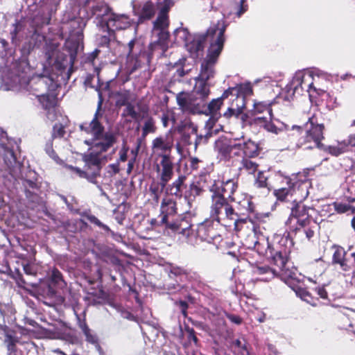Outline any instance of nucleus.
<instances>
[{
    "label": "nucleus",
    "instance_id": "nucleus-1",
    "mask_svg": "<svg viewBox=\"0 0 355 355\" xmlns=\"http://www.w3.org/2000/svg\"><path fill=\"white\" fill-rule=\"evenodd\" d=\"M98 110L95 113L94 119L89 123L80 125V129L89 136L85 140V144L89 146V153L85 155L84 160L86 166L91 172L84 171L78 168L69 166L71 172L80 178H86L92 183H96L95 179L101 170L100 155L107 151L116 142L114 134L105 131L104 127L98 119Z\"/></svg>",
    "mask_w": 355,
    "mask_h": 355
},
{
    "label": "nucleus",
    "instance_id": "nucleus-2",
    "mask_svg": "<svg viewBox=\"0 0 355 355\" xmlns=\"http://www.w3.org/2000/svg\"><path fill=\"white\" fill-rule=\"evenodd\" d=\"M210 216L212 222L216 221L217 223L225 226H230L231 223H233L235 226V229L237 230L243 228V225L250 223L252 225L254 235L255 236L257 234L256 225L251 218H239L238 214L235 212L224 196L217 195L216 193L211 194Z\"/></svg>",
    "mask_w": 355,
    "mask_h": 355
},
{
    "label": "nucleus",
    "instance_id": "nucleus-3",
    "mask_svg": "<svg viewBox=\"0 0 355 355\" xmlns=\"http://www.w3.org/2000/svg\"><path fill=\"white\" fill-rule=\"evenodd\" d=\"M225 28L226 25L223 22H220L218 26L209 31L208 36L210 37L211 43L208 49L207 55L201 64V71L198 79L207 82L214 76V66L223 48Z\"/></svg>",
    "mask_w": 355,
    "mask_h": 355
},
{
    "label": "nucleus",
    "instance_id": "nucleus-4",
    "mask_svg": "<svg viewBox=\"0 0 355 355\" xmlns=\"http://www.w3.org/2000/svg\"><path fill=\"white\" fill-rule=\"evenodd\" d=\"M92 15L101 19L105 23L103 27L107 31L114 33L116 31L125 30L132 24V20L125 14H117L112 12L109 6L103 2L98 3L92 10Z\"/></svg>",
    "mask_w": 355,
    "mask_h": 355
},
{
    "label": "nucleus",
    "instance_id": "nucleus-5",
    "mask_svg": "<svg viewBox=\"0 0 355 355\" xmlns=\"http://www.w3.org/2000/svg\"><path fill=\"white\" fill-rule=\"evenodd\" d=\"M169 227L173 231L184 236L187 243L192 245L197 243V237L200 238L201 240H207L209 238H212V227H210L209 220H206L200 223L198 226L196 234H194L191 228V225L186 220L174 222L169 225Z\"/></svg>",
    "mask_w": 355,
    "mask_h": 355
},
{
    "label": "nucleus",
    "instance_id": "nucleus-6",
    "mask_svg": "<svg viewBox=\"0 0 355 355\" xmlns=\"http://www.w3.org/2000/svg\"><path fill=\"white\" fill-rule=\"evenodd\" d=\"M283 183L286 187H282L274 191V195L279 200H293V202H300L304 200L308 191L302 182L295 181L292 182L288 177L283 178Z\"/></svg>",
    "mask_w": 355,
    "mask_h": 355
},
{
    "label": "nucleus",
    "instance_id": "nucleus-7",
    "mask_svg": "<svg viewBox=\"0 0 355 355\" xmlns=\"http://www.w3.org/2000/svg\"><path fill=\"white\" fill-rule=\"evenodd\" d=\"M292 207L291 213L286 221V225L291 230L296 231L300 227H306L310 223L309 207L302 203V201L295 202Z\"/></svg>",
    "mask_w": 355,
    "mask_h": 355
},
{
    "label": "nucleus",
    "instance_id": "nucleus-8",
    "mask_svg": "<svg viewBox=\"0 0 355 355\" xmlns=\"http://www.w3.org/2000/svg\"><path fill=\"white\" fill-rule=\"evenodd\" d=\"M311 71L302 70L297 71L291 83L287 85L288 92L292 91L293 94L302 95L304 92L311 94L310 85L312 83Z\"/></svg>",
    "mask_w": 355,
    "mask_h": 355
},
{
    "label": "nucleus",
    "instance_id": "nucleus-9",
    "mask_svg": "<svg viewBox=\"0 0 355 355\" xmlns=\"http://www.w3.org/2000/svg\"><path fill=\"white\" fill-rule=\"evenodd\" d=\"M177 103L185 114H201L204 103L201 102L198 98L195 97L191 93L180 92L176 96Z\"/></svg>",
    "mask_w": 355,
    "mask_h": 355
},
{
    "label": "nucleus",
    "instance_id": "nucleus-10",
    "mask_svg": "<svg viewBox=\"0 0 355 355\" xmlns=\"http://www.w3.org/2000/svg\"><path fill=\"white\" fill-rule=\"evenodd\" d=\"M252 119H251V123L257 125L261 128H263L267 132L278 135L281 132L284 130H297V131H300L302 128L297 125H293L291 128H289L288 125L281 123L279 126H277L273 123V115H251Z\"/></svg>",
    "mask_w": 355,
    "mask_h": 355
},
{
    "label": "nucleus",
    "instance_id": "nucleus-11",
    "mask_svg": "<svg viewBox=\"0 0 355 355\" xmlns=\"http://www.w3.org/2000/svg\"><path fill=\"white\" fill-rule=\"evenodd\" d=\"M159 185L165 188L174 174V164L169 155H161L160 161L154 165Z\"/></svg>",
    "mask_w": 355,
    "mask_h": 355
},
{
    "label": "nucleus",
    "instance_id": "nucleus-12",
    "mask_svg": "<svg viewBox=\"0 0 355 355\" xmlns=\"http://www.w3.org/2000/svg\"><path fill=\"white\" fill-rule=\"evenodd\" d=\"M306 137L305 143H313L309 145L306 148H313L315 147L322 148L323 144L320 143L323 137L324 126L322 124H315L313 119H309V121L305 124Z\"/></svg>",
    "mask_w": 355,
    "mask_h": 355
},
{
    "label": "nucleus",
    "instance_id": "nucleus-13",
    "mask_svg": "<svg viewBox=\"0 0 355 355\" xmlns=\"http://www.w3.org/2000/svg\"><path fill=\"white\" fill-rule=\"evenodd\" d=\"M236 189V182L234 180H228L225 182L215 180L210 187L209 190L211 193H216L217 195L224 196L225 199L230 198L232 200H234L233 195Z\"/></svg>",
    "mask_w": 355,
    "mask_h": 355
},
{
    "label": "nucleus",
    "instance_id": "nucleus-14",
    "mask_svg": "<svg viewBox=\"0 0 355 355\" xmlns=\"http://www.w3.org/2000/svg\"><path fill=\"white\" fill-rule=\"evenodd\" d=\"M220 22H223L225 24V22L223 20L218 21L216 24H214L207 30L206 35L198 34L193 35L192 40L190 41L189 40L188 42L186 43L185 46L187 51H189L191 55H196V56H198L199 52L203 51L205 41H209L210 44L211 43V39L208 36L209 31L212 28L218 26V24Z\"/></svg>",
    "mask_w": 355,
    "mask_h": 355
},
{
    "label": "nucleus",
    "instance_id": "nucleus-15",
    "mask_svg": "<svg viewBox=\"0 0 355 355\" xmlns=\"http://www.w3.org/2000/svg\"><path fill=\"white\" fill-rule=\"evenodd\" d=\"M236 141L220 138L215 142V150L220 159L227 160L232 157V152L239 149Z\"/></svg>",
    "mask_w": 355,
    "mask_h": 355
},
{
    "label": "nucleus",
    "instance_id": "nucleus-16",
    "mask_svg": "<svg viewBox=\"0 0 355 355\" xmlns=\"http://www.w3.org/2000/svg\"><path fill=\"white\" fill-rule=\"evenodd\" d=\"M0 337H3L6 347V355H17V344L19 339L12 330L6 326L0 325Z\"/></svg>",
    "mask_w": 355,
    "mask_h": 355
},
{
    "label": "nucleus",
    "instance_id": "nucleus-17",
    "mask_svg": "<svg viewBox=\"0 0 355 355\" xmlns=\"http://www.w3.org/2000/svg\"><path fill=\"white\" fill-rule=\"evenodd\" d=\"M156 4H159V3L146 1L142 5H139L137 0H132L131 2L135 15L139 16L141 19H149L155 15Z\"/></svg>",
    "mask_w": 355,
    "mask_h": 355
},
{
    "label": "nucleus",
    "instance_id": "nucleus-18",
    "mask_svg": "<svg viewBox=\"0 0 355 355\" xmlns=\"http://www.w3.org/2000/svg\"><path fill=\"white\" fill-rule=\"evenodd\" d=\"M173 5V0H164L159 5V12L154 22V30L167 29L168 26V12Z\"/></svg>",
    "mask_w": 355,
    "mask_h": 355
},
{
    "label": "nucleus",
    "instance_id": "nucleus-19",
    "mask_svg": "<svg viewBox=\"0 0 355 355\" xmlns=\"http://www.w3.org/2000/svg\"><path fill=\"white\" fill-rule=\"evenodd\" d=\"M311 78H313L310 85L311 94H309V96L315 97L316 95L325 92V85L328 83L327 76L324 73H313L311 71Z\"/></svg>",
    "mask_w": 355,
    "mask_h": 355
},
{
    "label": "nucleus",
    "instance_id": "nucleus-20",
    "mask_svg": "<svg viewBox=\"0 0 355 355\" xmlns=\"http://www.w3.org/2000/svg\"><path fill=\"white\" fill-rule=\"evenodd\" d=\"M228 97H223V94L220 98L213 99L208 105L204 102V107L201 114L211 116L210 120L216 121L220 116L219 110L223 105V101Z\"/></svg>",
    "mask_w": 355,
    "mask_h": 355
},
{
    "label": "nucleus",
    "instance_id": "nucleus-21",
    "mask_svg": "<svg viewBox=\"0 0 355 355\" xmlns=\"http://www.w3.org/2000/svg\"><path fill=\"white\" fill-rule=\"evenodd\" d=\"M252 93V88L250 83L238 85L236 87H230L223 92V97H229L230 95L238 98H243L245 101V96Z\"/></svg>",
    "mask_w": 355,
    "mask_h": 355
},
{
    "label": "nucleus",
    "instance_id": "nucleus-22",
    "mask_svg": "<svg viewBox=\"0 0 355 355\" xmlns=\"http://www.w3.org/2000/svg\"><path fill=\"white\" fill-rule=\"evenodd\" d=\"M30 84L33 87V94H44L43 92L49 89L50 87H53V78L46 74L38 76L35 80H31Z\"/></svg>",
    "mask_w": 355,
    "mask_h": 355
},
{
    "label": "nucleus",
    "instance_id": "nucleus-23",
    "mask_svg": "<svg viewBox=\"0 0 355 355\" xmlns=\"http://www.w3.org/2000/svg\"><path fill=\"white\" fill-rule=\"evenodd\" d=\"M65 47L69 51V60L64 59L61 62H59L58 60H55L54 64L56 68L64 69L68 65L72 66L73 64L79 45L77 42L69 40L65 43Z\"/></svg>",
    "mask_w": 355,
    "mask_h": 355
},
{
    "label": "nucleus",
    "instance_id": "nucleus-24",
    "mask_svg": "<svg viewBox=\"0 0 355 355\" xmlns=\"http://www.w3.org/2000/svg\"><path fill=\"white\" fill-rule=\"evenodd\" d=\"M176 202L174 200L171 198L166 197L164 198L161 203V214L162 216V223L166 224L167 227H169V225L171 223H168V216H173L176 214Z\"/></svg>",
    "mask_w": 355,
    "mask_h": 355
},
{
    "label": "nucleus",
    "instance_id": "nucleus-25",
    "mask_svg": "<svg viewBox=\"0 0 355 355\" xmlns=\"http://www.w3.org/2000/svg\"><path fill=\"white\" fill-rule=\"evenodd\" d=\"M173 147V142L166 137H158L153 140L152 149L161 157V155H167Z\"/></svg>",
    "mask_w": 355,
    "mask_h": 355
},
{
    "label": "nucleus",
    "instance_id": "nucleus-26",
    "mask_svg": "<svg viewBox=\"0 0 355 355\" xmlns=\"http://www.w3.org/2000/svg\"><path fill=\"white\" fill-rule=\"evenodd\" d=\"M191 94L204 103L210 94V86L207 82L196 78V84Z\"/></svg>",
    "mask_w": 355,
    "mask_h": 355
},
{
    "label": "nucleus",
    "instance_id": "nucleus-27",
    "mask_svg": "<svg viewBox=\"0 0 355 355\" xmlns=\"http://www.w3.org/2000/svg\"><path fill=\"white\" fill-rule=\"evenodd\" d=\"M34 95L38 98V101L42 104L43 108L48 110L47 118L51 121L54 119L55 110L52 107L53 102V98L49 94H37L35 93Z\"/></svg>",
    "mask_w": 355,
    "mask_h": 355
},
{
    "label": "nucleus",
    "instance_id": "nucleus-28",
    "mask_svg": "<svg viewBox=\"0 0 355 355\" xmlns=\"http://www.w3.org/2000/svg\"><path fill=\"white\" fill-rule=\"evenodd\" d=\"M253 273L259 276L258 279L260 281L268 282L277 275L275 270L270 268L267 266H256L253 268Z\"/></svg>",
    "mask_w": 355,
    "mask_h": 355
},
{
    "label": "nucleus",
    "instance_id": "nucleus-29",
    "mask_svg": "<svg viewBox=\"0 0 355 355\" xmlns=\"http://www.w3.org/2000/svg\"><path fill=\"white\" fill-rule=\"evenodd\" d=\"M288 251L286 249L283 250H277L272 248L271 256H268L267 258L271 259L279 270L284 268L287 265V255Z\"/></svg>",
    "mask_w": 355,
    "mask_h": 355
},
{
    "label": "nucleus",
    "instance_id": "nucleus-30",
    "mask_svg": "<svg viewBox=\"0 0 355 355\" xmlns=\"http://www.w3.org/2000/svg\"><path fill=\"white\" fill-rule=\"evenodd\" d=\"M254 248L259 254L266 256V257L271 256L273 248L270 246L268 239L263 236L259 237L257 240L254 242Z\"/></svg>",
    "mask_w": 355,
    "mask_h": 355
},
{
    "label": "nucleus",
    "instance_id": "nucleus-31",
    "mask_svg": "<svg viewBox=\"0 0 355 355\" xmlns=\"http://www.w3.org/2000/svg\"><path fill=\"white\" fill-rule=\"evenodd\" d=\"M239 149H242V153L246 157H254L258 154L257 144L250 139L244 142H237Z\"/></svg>",
    "mask_w": 355,
    "mask_h": 355
},
{
    "label": "nucleus",
    "instance_id": "nucleus-32",
    "mask_svg": "<svg viewBox=\"0 0 355 355\" xmlns=\"http://www.w3.org/2000/svg\"><path fill=\"white\" fill-rule=\"evenodd\" d=\"M245 107V103H243V98H238L236 100V106L232 103V106L228 107L227 111L223 114V116L226 119L234 116L239 118L243 113V108Z\"/></svg>",
    "mask_w": 355,
    "mask_h": 355
},
{
    "label": "nucleus",
    "instance_id": "nucleus-33",
    "mask_svg": "<svg viewBox=\"0 0 355 355\" xmlns=\"http://www.w3.org/2000/svg\"><path fill=\"white\" fill-rule=\"evenodd\" d=\"M272 103L266 102H255L253 108L250 110L251 115H273L271 108Z\"/></svg>",
    "mask_w": 355,
    "mask_h": 355
},
{
    "label": "nucleus",
    "instance_id": "nucleus-34",
    "mask_svg": "<svg viewBox=\"0 0 355 355\" xmlns=\"http://www.w3.org/2000/svg\"><path fill=\"white\" fill-rule=\"evenodd\" d=\"M186 176L180 175L171 184H168L166 189L171 195L175 196H182V189L186 180Z\"/></svg>",
    "mask_w": 355,
    "mask_h": 355
},
{
    "label": "nucleus",
    "instance_id": "nucleus-35",
    "mask_svg": "<svg viewBox=\"0 0 355 355\" xmlns=\"http://www.w3.org/2000/svg\"><path fill=\"white\" fill-rule=\"evenodd\" d=\"M79 327L81 329L83 333L84 334L86 340L96 345V347L98 351H101V348L98 345V338L97 336L92 333L91 329L88 327L87 324L85 322H80Z\"/></svg>",
    "mask_w": 355,
    "mask_h": 355
},
{
    "label": "nucleus",
    "instance_id": "nucleus-36",
    "mask_svg": "<svg viewBox=\"0 0 355 355\" xmlns=\"http://www.w3.org/2000/svg\"><path fill=\"white\" fill-rule=\"evenodd\" d=\"M175 42L178 44H182L186 46V43L190 40L191 35L188 30L183 27L177 28L173 33Z\"/></svg>",
    "mask_w": 355,
    "mask_h": 355
},
{
    "label": "nucleus",
    "instance_id": "nucleus-37",
    "mask_svg": "<svg viewBox=\"0 0 355 355\" xmlns=\"http://www.w3.org/2000/svg\"><path fill=\"white\" fill-rule=\"evenodd\" d=\"M3 160L8 168L12 171L18 167L19 164L17 162L14 152L10 149H6L3 154Z\"/></svg>",
    "mask_w": 355,
    "mask_h": 355
},
{
    "label": "nucleus",
    "instance_id": "nucleus-38",
    "mask_svg": "<svg viewBox=\"0 0 355 355\" xmlns=\"http://www.w3.org/2000/svg\"><path fill=\"white\" fill-rule=\"evenodd\" d=\"M280 271L282 272V275L288 279H294L297 280V282H300V279L299 278L298 275L300 276L297 273V270L295 268H289L288 266L286 265V266L280 269Z\"/></svg>",
    "mask_w": 355,
    "mask_h": 355
},
{
    "label": "nucleus",
    "instance_id": "nucleus-39",
    "mask_svg": "<svg viewBox=\"0 0 355 355\" xmlns=\"http://www.w3.org/2000/svg\"><path fill=\"white\" fill-rule=\"evenodd\" d=\"M345 143L346 141H345V144H340L338 146H325L323 145L322 148H319L329 153L334 156H338L345 151Z\"/></svg>",
    "mask_w": 355,
    "mask_h": 355
},
{
    "label": "nucleus",
    "instance_id": "nucleus-40",
    "mask_svg": "<svg viewBox=\"0 0 355 355\" xmlns=\"http://www.w3.org/2000/svg\"><path fill=\"white\" fill-rule=\"evenodd\" d=\"M259 165L248 159H243L242 161V168L249 174H254L258 170Z\"/></svg>",
    "mask_w": 355,
    "mask_h": 355
},
{
    "label": "nucleus",
    "instance_id": "nucleus-41",
    "mask_svg": "<svg viewBox=\"0 0 355 355\" xmlns=\"http://www.w3.org/2000/svg\"><path fill=\"white\" fill-rule=\"evenodd\" d=\"M202 189L198 184L193 183L190 185V190L188 195L185 197L189 201L193 200L197 196H199L202 193Z\"/></svg>",
    "mask_w": 355,
    "mask_h": 355
},
{
    "label": "nucleus",
    "instance_id": "nucleus-42",
    "mask_svg": "<svg viewBox=\"0 0 355 355\" xmlns=\"http://www.w3.org/2000/svg\"><path fill=\"white\" fill-rule=\"evenodd\" d=\"M51 280L53 284L60 288H62L66 285L65 282L62 279L60 272L57 269H53L52 270L51 275Z\"/></svg>",
    "mask_w": 355,
    "mask_h": 355
},
{
    "label": "nucleus",
    "instance_id": "nucleus-43",
    "mask_svg": "<svg viewBox=\"0 0 355 355\" xmlns=\"http://www.w3.org/2000/svg\"><path fill=\"white\" fill-rule=\"evenodd\" d=\"M155 121L152 118H148L144 122L142 135L145 137L148 134L155 132Z\"/></svg>",
    "mask_w": 355,
    "mask_h": 355
},
{
    "label": "nucleus",
    "instance_id": "nucleus-44",
    "mask_svg": "<svg viewBox=\"0 0 355 355\" xmlns=\"http://www.w3.org/2000/svg\"><path fill=\"white\" fill-rule=\"evenodd\" d=\"M235 9L236 15L238 17H240L248 9V6L246 3V0H235Z\"/></svg>",
    "mask_w": 355,
    "mask_h": 355
},
{
    "label": "nucleus",
    "instance_id": "nucleus-45",
    "mask_svg": "<svg viewBox=\"0 0 355 355\" xmlns=\"http://www.w3.org/2000/svg\"><path fill=\"white\" fill-rule=\"evenodd\" d=\"M123 116H130L132 119L137 120L139 117V114L135 110L134 105L130 103L126 105L123 112Z\"/></svg>",
    "mask_w": 355,
    "mask_h": 355
},
{
    "label": "nucleus",
    "instance_id": "nucleus-46",
    "mask_svg": "<svg viewBox=\"0 0 355 355\" xmlns=\"http://www.w3.org/2000/svg\"><path fill=\"white\" fill-rule=\"evenodd\" d=\"M137 42L135 40H132L128 44V58H133L136 57L138 54V52L140 51L139 47H136Z\"/></svg>",
    "mask_w": 355,
    "mask_h": 355
},
{
    "label": "nucleus",
    "instance_id": "nucleus-47",
    "mask_svg": "<svg viewBox=\"0 0 355 355\" xmlns=\"http://www.w3.org/2000/svg\"><path fill=\"white\" fill-rule=\"evenodd\" d=\"M232 345L234 347L238 349L241 355H250L245 340L244 343H243L241 340L236 339L233 342Z\"/></svg>",
    "mask_w": 355,
    "mask_h": 355
},
{
    "label": "nucleus",
    "instance_id": "nucleus-48",
    "mask_svg": "<svg viewBox=\"0 0 355 355\" xmlns=\"http://www.w3.org/2000/svg\"><path fill=\"white\" fill-rule=\"evenodd\" d=\"M346 252L343 248L338 247L336 248L334 255H333V262L338 263L340 261H343L345 259Z\"/></svg>",
    "mask_w": 355,
    "mask_h": 355
},
{
    "label": "nucleus",
    "instance_id": "nucleus-49",
    "mask_svg": "<svg viewBox=\"0 0 355 355\" xmlns=\"http://www.w3.org/2000/svg\"><path fill=\"white\" fill-rule=\"evenodd\" d=\"M164 188H162L159 185V181L157 184H151L150 187V191L151 192L152 195L153 196V198L155 201H158L159 195L163 191Z\"/></svg>",
    "mask_w": 355,
    "mask_h": 355
},
{
    "label": "nucleus",
    "instance_id": "nucleus-50",
    "mask_svg": "<svg viewBox=\"0 0 355 355\" xmlns=\"http://www.w3.org/2000/svg\"><path fill=\"white\" fill-rule=\"evenodd\" d=\"M267 180L268 177L265 175L264 173L260 171L258 173L255 184L260 188L267 187Z\"/></svg>",
    "mask_w": 355,
    "mask_h": 355
},
{
    "label": "nucleus",
    "instance_id": "nucleus-51",
    "mask_svg": "<svg viewBox=\"0 0 355 355\" xmlns=\"http://www.w3.org/2000/svg\"><path fill=\"white\" fill-rule=\"evenodd\" d=\"M334 206L335 210L338 214H343V213L347 212L349 210H350L352 211V206L347 205V204L334 202Z\"/></svg>",
    "mask_w": 355,
    "mask_h": 355
},
{
    "label": "nucleus",
    "instance_id": "nucleus-52",
    "mask_svg": "<svg viewBox=\"0 0 355 355\" xmlns=\"http://www.w3.org/2000/svg\"><path fill=\"white\" fill-rule=\"evenodd\" d=\"M64 134V127L62 124L56 123L53 126V135L52 137H62Z\"/></svg>",
    "mask_w": 355,
    "mask_h": 355
},
{
    "label": "nucleus",
    "instance_id": "nucleus-53",
    "mask_svg": "<svg viewBox=\"0 0 355 355\" xmlns=\"http://www.w3.org/2000/svg\"><path fill=\"white\" fill-rule=\"evenodd\" d=\"M327 103L328 106L331 107L332 109L340 105L337 96H334V94H327Z\"/></svg>",
    "mask_w": 355,
    "mask_h": 355
},
{
    "label": "nucleus",
    "instance_id": "nucleus-54",
    "mask_svg": "<svg viewBox=\"0 0 355 355\" xmlns=\"http://www.w3.org/2000/svg\"><path fill=\"white\" fill-rule=\"evenodd\" d=\"M154 32L157 33L159 36V41L161 42H165L169 37L168 32L167 29H158L154 30Z\"/></svg>",
    "mask_w": 355,
    "mask_h": 355
},
{
    "label": "nucleus",
    "instance_id": "nucleus-55",
    "mask_svg": "<svg viewBox=\"0 0 355 355\" xmlns=\"http://www.w3.org/2000/svg\"><path fill=\"white\" fill-rule=\"evenodd\" d=\"M296 295L300 297L302 300L308 301V297H309V293L302 288H297L295 290Z\"/></svg>",
    "mask_w": 355,
    "mask_h": 355
},
{
    "label": "nucleus",
    "instance_id": "nucleus-56",
    "mask_svg": "<svg viewBox=\"0 0 355 355\" xmlns=\"http://www.w3.org/2000/svg\"><path fill=\"white\" fill-rule=\"evenodd\" d=\"M187 271L180 267L178 266H172L171 268V274L175 276H182L185 275Z\"/></svg>",
    "mask_w": 355,
    "mask_h": 355
},
{
    "label": "nucleus",
    "instance_id": "nucleus-57",
    "mask_svg": "<svg viewBox=\"0 0 355 355\" xmlns=\"http://www.w3.org/2000/svg\"><path fill=\"white\" fill-rule=\"evenodd\" d=\"M139 144H138V146L135 150H132L131 151L132 153L134 155V158L128 162V169H127L128 173H130L133 168L135 157L137 155V152L139 150Z\"/></svg>",
    "mask_w": 355,
    "mask_h": 355
},
{
    "label": "nucleus",
    "instance_id": "nucleus-58",
    "mask_svg": "<svg viewBox=\"0 0 355 355\" xmlns=\"http://www.w3.org/2000/svg\"><path fill=\"white\" fill-rule=\"evenodd\" d=\"M227 318L234 324H241L242 323V318L239 317V315H234V314H230L226 313L225 314Z\"/></svg>",
    "mask_w": 355,
    "mask_h": 355
},
{
    "label": "nucleus",
    "instance_id": "nucleus-59",
    "mask_svg": "<svg viewBox=\"0 0 355 355\" xmlns=\"http://www.w3.org/2000/svg\"><path fill=\"white\" fill-rule=\"evenodd\" d=\"M90 221L94 224L96 225L97 226L103 228V230L106 231H110V228L108 227V226L102 223L96 217L92 216L90 218Z\"/></svg>",
    "mask_w": 355,
    "mask_h": 355
},
{
    "label": "nucleus",
    "instance_id": "nucleus-60",
    "mask_svg": "<svg viewBox=\"0 0 355 355\" xmlns=\"http://www.w3.org/2000/svg\"><path fill=\"white\" fill-rule=\"evenodd\" d=\"M107 33H108V35H102L101 36V40H100V44L103 46H107L109 44V43L110 42V37L111 36L113 35L114 33H112V32H110L107 31Z\"/></svg>",
    "mask_w": 355,
    "mask_h": 355
},
{
    "label": "nucleus",
    "instance_id": "nucleus-61",
    "mask_svg": "<svg viewBox=\"0 0 355 355\" xmlns=\"http://www.w3.org/2000/svg\"><path fill=\"white\" fill-rule=\"evenodd\" d=\"M190 166L192 169L196 170L198 168V164L201 162L198 157H189Z\"/></svg>",
    "mask_w": 355,
    "mask_h": 355
},
{
    "label": "nucleus",
    "instance_id": "nucleus-62",
    "mask_svg": "<svg viewBox=\"0 0 355 355\" xmlns=\"http://www.w3.org/2000/svg\"><path fill=\"white\" fill-rule=\"evenodd\" d=\"M185 275L187 278L189 279H193L196 282L200 281V279L199 274H198L196 272H187Z\"/></svg>",
    "mask_w": 355,
    "mask_h": 355
},
{
    "label": "nucleus",
    "instance_id": "nucleus-63",
    "mask_svg": "<svg viewBox=\"0 0 355 355\" xmlns=\"http://www.w3.org/2000/svg\"><path fill=\"white\" fill-rule=\"evenodd\" d=\"M316 292L318 295L322 299H327V292L326 290L322 287H319L316 289Z\"/></svg>",
    "mask_w": 355,
    "mask_h": 355
},
{
    "label": "nucleus",
    "instance_id": "nucleus-64",
    "mask_svg": "<svg viewBox=\"0 0 355 355\" xmlns=\"http://www.w3.org/2000/svg\"><path fill=\"white\" fill-rule=\"evenodd\" d=\"M24 271L27 275H32L35 274V271L34 268H33L32 266H31L29 264H26V265L24 266Z\"/></svg>",
    "mask_w": 355,
    "mask_h": 355
}]
</instances>
